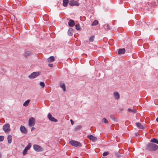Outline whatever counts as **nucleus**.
Wrapping results in <instances>:
<instances>
[{"label": "nucleus", "mask_w": 158, "mask_h": 158, "mask_svg": "<svg viewBox=\"0 0 158 158\" xmlns=\"http://www.w3.org/2000/svg\"><path fill=\"white\" fill-rule=\"evenodd\" d=\"M60 87L63 89L64 91H66V87L65 84L64 83L61 82L60 84Z\"/></svg>", "instance_id": "4468645a"}, {"label": "nucleus", "mask_w": 158, "mask_h": 158, "mask_svg": "<svg viewBox=\"0 0 158 158\" xmlns=\"http://www.w3.org/2000/svg\"><path fill=\"white\" fill-rule=\"evenodd\" d=\"M114 95L115 99L116 100H118L120 98V95L117 92H114Z\"/></svg>", "instance_id": "9b49d317"}, {"label": "nucleus", "mask_w": 158, "mask_h": 158, "mask_svg": "<svg viewBox=\"0 0 158 158\" xmlns=\"http://www.w3.org/2000/svg\"><path fill=\"white\" fill-rule=\"evenodd\" d=\"M70 121L71 122V124L73 125L74 124V122L72 120V119H71L70 120Z\"/></svg>", "instance_id": "c9c22d12"}, {"label": "nucleus", "mask_w": 158, "mask_h": 158, "mask_svg": "<svg viewBox=\"0 0 158 158\" xmlns=\"http://www.w3.org/2000/svg\"><path fill=\"white\" fill-rule=\"evenodd\" d=\"M7 139H8V143H10L12 142V136L10 135H8Z\"/></svg>", "instance_id": "f3484780"}, {"label": "nucleus", "mask_w": 158, "mask_h": 158, "mask_svg": "<svg viewBox=\"0 0 158 158\" xmlns=\"http://www.w3.org/2000/svg\"><path fill=\"white\" fill-rule=\"evenodd\" d=\"M150 142L152 143H154L158 144V141L155 138H153L150 141Z\"/></svg>", "instance_id": "5701e85b"}, {"label": "nucleus", "mask_w": 158, "mask_h": 158, "mask_svg": "<svg viewBox=\"0 0 158 158\" xmlns=\"http://www.w3.org/2000/svg\"><path fill=\"white\" fill-rule=\"evenodd\" d=\"M102 121L105 123H108V122L106 118H103L102 120Z\"/></svg>", "instance_id": "cd10ccee"}, {"label": "nucleus", "mask_w": 158, "mask_h": 158, "mask_svg": "<svg viewBox=\"0 0 158 158\" xmlns=\"http://www.w3.org/2000/svg\"><path fill=\"white\" fill-rule=\"evenodd\" d=\"M73 33V29L72 28H70L68 31V34L69 35H71Z\"/></svg>", "instance_id": "412c9836"}, {"label": "nucleus", "mask_w": 158, "mask_h": 158, "mask_svg": "<svg viewBox=\"0 0 158 158\" xmlns=\"http://www.w3.org/2000/svg\"><path fill=\"white\" fill-rule=\"evenodd\" d=\"M136 110H132V109H131L130 108H128V109H127V111L130 112H131V113L133 114H134V113H135L136 112Z\"/></svg>", "instance_id": "b1692460"}, {"label": "nucleus", "mask_w": 158, "mask_h": 158, "mask_svg": "<svg viewBox=\"0 0 158 158\" xmlns=\"http://www.w3.org/2000/svg\"><path fill=\"white\" fill-rule=\"evenodd\" d=\"M40 84L43 88H44L45 85V84L44 82H40Z\"/></svg>", "instance_id": "7c9ffc66"}, {"label": "nucleus", "mask_w": 158, "mask_h": 158, "mask_svg": "<svg viewBox=\"0 0 158 158\" xmlns=\"http://www.w3.org/2000/svg\"><path fill=\"white\" fill-rule=\"evenodd\" d=\"M35 128L34 127H32L31 129V131H32L33 130L35 129Z\"/></svg>", "instance_id": "4c0bfd02"}, {"label": "nucleus", "mask_w": 158, "mask_h": 158, "mask_svg": "<svg viewBox=\"0 0 158 158\" xmlns=\"http://www.w3.org/2000/svg\"><path fill=\"white\" fill-rule=\"evenodd\" d=\"M2 129L6 133H9L10 131V124L9 123L5 124L3 127Z\"/></svg>", "instance_id": "f03ea898"}, {"label": "nucleus", "mask_w": 158, "mask_h": 158, "mask_svg": "<svg viewBox=\"0 0 158 158\" xmlns=\"http://www.w3.org/2000/svg\"><path fill=\"white\" fill-rule=\"evenodd\" d=\"M109 154V152H104L102 155L103 156H106L107 155H108Z\"/></svg>", "instance_id": "2f4dec72"}, {"label": "nucleus", "mask_w": 158, "mask_h": 158, "mask_svg": "<svg viewBox=\"0 0 158 158\" xmlns=\"http://www.w3.org/2000/svg\"><path fill=\"white\" fill-rule=\"evenodd\" d=\"M20 130L22 132L26 134L27 132V131L26 127L23 126H21Z\"/></svg>", "instance_id": "1a4fd4ad"}, {"label": "nucleus", "mask_w": 158, "mask_h": 158, "mask_svg": "<svg viewBox=\"0 0 158 158\" xmlns=\"http://www.w3.org/2000/svg\"><path fill=\"white\" fill-rule=\"evenodd\" d=\"M136 125L137 127L139 129H143L144 128L143 127L142 125L141 124L139 123H136Z\"/></svg>", "instance_id": "2eb2a0df"}, {"label": "nucleus", "mask_w": 158, "mask_h": 158, "mask_svg": "<svg viewBox=\"0 0 158 158\" xmlns=\"http://www.w3.org/2000/svg\"><path fill=\"white\" fill-rule=\"evenodd\" d=\"M35 124V120L33 117L30 118L28 121V126L30 127L34 126Z\"/></svg>", "instance_id": "20e7f679"}, {"label": "nucleus", "mask_w": 158, "mask_h": 158, "mask_svg": "<svg viewBox=\"0 0 158 158\" xmlns=\"http://www.w3.org/2000/svg\"><path fill=\"white\" fill-rule=\"evenodd\" d=\"M77 30H79L80 29V27L79 24L76 25L75 26Z\"/></svg>", "instance_id": "473e14b6"}, {"label": "nucleus", "mask_w": 158, "mask_h": 158, "mask_svg": "<svg viewBox=\"0 0 158 158\" xmlns=\"http://www.w3.org/2000/svg\"><path fill=\"white\" fill-rule=\"evenodd\" d=\"M31 54V52L29 51H26L25 53V56H30Z\"/></svg>", "instance_id": "aec40b11"}, {"label": "nucleus", "mask_w": 158, "mask_h": 158, "mask_svg": "<svg viewBox=\"0 0 158 158\" xmlns=\"http://www.w3.org/2000/svg\"><path fill=\"white\" fill-rule=\"evenodd\" d=\"M82 128V126L81 125H79L77 126L75 128L76 130H77L79 129H80Z\"/></svg>", "instance_id": "72a5a7b5"}, {"label": "nucleus", "mask_w": 158, "mask_h": 158, "mask_svg": "<svg viewBox=\"0 0 158 158\" xmlns=\"http://www.w3.org/2000/svg\"><path fill=\"white\" fill-rule=\"evenodd\" d=\"M104 28L107 30H109L110 29V26L108 24H106L103 26Z\"/></svg>", "instance_id": "dca6fc26"}, {"label": "nucleus", "mask_w": 158, "mask_h": 158, "mask_svg": "<svg viewBox=\"0 0 158 158\" xmlns=\"http://www.w3.org/2000/svg\"><path fill=\"white\" fill-rule=\"evenodd\" d=\"M98 21L97 20H94L93 23L92 25L95 26L98 24Z\"/></svg>", "instance_id": "393cba45"}, {"label": "nucleus", "mask_w": 158, "mask_h": 158, "mask_svg": "<svg viewBox=\"0 0 158 158\" xmlns=\"http://www.w3.org/2000/svg\"><path fill=\"white\" fill-rule=\"evenodd\" d=\"M69 5L70 6H79V4L77 2L75 1L74 0H72L70 1L69 2Z\"/></svg>", "instance_id": "6e6552de"}, {"label": "nucleus", "mask_w": 158, "mask_h": 158, "mask_svg": "<svg viewBox=\"0 0 158 158\" xmlns=\"http://www.w3.org/2000/svg\"><path fill=\"white\" fill-rule=\"evenodd\" d=\"M94 36L91 37L89 39V41L91 42H93L94 40Z\"/></svg>", "instance_id": "bb28decb"}, {"label": "nucleus", "mask_w": 158, "mask_h": 158, "mask_svg": "<svg viewBox=\"0 0 158 158\" xmlns=\"http://www.w3.org/2000/svg\"><path fill=\"white\" fill-rule=\"evenodd\" d=\"M55 60V58L53 56H51L48 59V61L49 62L53 61Z\"/></svg>", "instance_id": "6ab92c4d"}, {"label": "nucleus", "mask_w": 158, "mask_h": 158, "mask_svg": "<svg viewBox=\"0 0 158 158\" xmlns=\"http://www.w3.org/2000/svg\"><path fill=\"white\" fill-rule=\"evenodd\" d=\"M40 74V73L39 72H33L28 76V77L31 79L34 78L38 76Z\"/></svg>", "instance_id": "423d86ee"}, {"label": "nucleus", "mask_w": 158, "mask_h": 158, "mask_svg": "<svg viewBox=\"0 0 158 158\" xmlns=\"http://www.w3.org/2000/svg\"><path fill=\"white\" fill-rule=\"evenodd\" d=\"M158 148V146L153 143H149L146 145V150L150 151H154L156 150Z\"/></svg>", "instance_id": "f257e3e1"}, {"label": "nucleus", "mask_w": 158, "mask_h": 158, "mask_svg": "<svg viewBox=\"0 0 158 158\" xmlns=\"http://www.w3.org/2000/svg\"><path fill=\"white\" fill-rule=\"evenodd\" d=\"M125 48L119 49L118 51V54H123L125 53Z\"/></svg>", "instance_id": "ddd939ff"}, {"label": "nucleus", "mask_w": 158, "mask_h": 158, "mask_svg": "<svg viewBox=\"0 0 158 158\" xmlns=\"http://www.w3.org/2000/svg\"><path fill=\"white\" fill-rule=\"evenodd\" d=\"M31 144L30 143H29L26 146V147L25 148L27 150H29L31 148Z\"/></svg>", "instance_id": "a878e982"}, {"label": "nucleus", "mask_w": 158, "mask_h": 158, "mask_svg": "<svg viewBox=\"0 0 158 158\" xmlns=\"http://www.w3.org/2000/svg\"><path fill=\"white\" fill-rule=\"evenodd\" d=\"M30 101V100H27L24 103L23 105L25 106H27L28 105Z\"/></svg>", "instance_id": "4be33fe9"}, {"label": "nucleus", "mask_w": 158, "mask_h": 158, "mask_svg": "<svg viewBox=\"0 0 158 158\" xmlns=\"http://www.w3.org/2000/svg\"><path fill=\"white\" fill-rule=\"evenodd\" d=\"M27 150L25 148L24 149L23 152V155H25L27 154Z\"/></svg>", "instance_id": "c756f323"}, {"label": "nucleus", "mask_w": 158, "mask_h": 158, "mask_svg": "<svg viewBox=\"0 0 158 158\" xmlns=\"http://www.w3.org/2000/svg\"><path fill=\"white\" fill-rule=\"evenodd\" d=\"M4 137L3 136H0V141H2L3 140Z\"/></svg>", "instance_id": "f704fd0d"}, {"label": "nucleus", "mask_w": 158, "mask_h": 158, "mask_svg": "<svg viewBox=\"0 0 158 158\" xmlns=\"http://www.w3.org/2000/svg\"><path fill=\"white\" fill-rule=\"evenodd\" d=\"M69 2V0H63V5L64 6H66Z\"/></svg>", "instance_id": "a211bd4d"}, {"label": "nucleus", "mask_w": 158, "mask_h": 158, "mask_svg": "<svg viewBox=\"0 0 158 158\" xmlns=\"http://www.w3.org/2000/svg\"><path fill=\"white\" fill-rule=\"evenodd\" d=\"M156 121L157 122H158V117L156 118Z\"/></svg>", "instance_id": "58836bf2"}, {"label": "nucleus", "mask_w": 158, "mask_h": 158, "mask_svg": "<svg viewBox=\"0 0 158 158\" xmlns=\"http://www.w3.org/2000/svg\"><path fill=\"white\" fill-rule=\"evenodd\" d=\"M48 65V66L50 67H52L53 66V64H49Z\"/></svg>", "instance_id": "e433bc0d"}, {"label": "nucleus", "mask_w": 158, "mask_h": 158, "mask_svg": "<svg viewBox=\"0 0 158 158\" xmlns=\"http://www.w3.org/2000/svg\"><path fill=\"white\" fill-rule=\"evenodd\" d=\"M68 25L70 27H73L75 25L74 21L72 19L70 20L68 22Z\"/></svg>", "instance_id": "f8f14e48"}, {"label": "nucleus", "mask_w": 158, "mask_h": 158, "mask_svg": "<svg viewBox=\"0 0 158 158\" xmlns=\"http://www.w3.org/2000/svg\"><path fill=\"white\" fill-rule=\"evenodd\" d=\"M87 138L93 142H94L97 140L96 138L92 135H88L87 136Z\"/></svg>", "instance_id": "9d476101"}, {"label": "nucleus", "mask_w": 158, "mask_h": 158, "mask_svg": "<svg viewBox=\"0 0 158 158\" xmlns=\"http://www.w3.org/2000/svg\"><path fill=\"white\" fill-rule=\"evenodd\" d=\"M110 118L111 119H112L114 121H115V120H116V118H114V116L112 114H111L110 115Z\"/></svg>", "instance_id": "c85d7f7f"}, {"label": "nucleus", "mask_w": 158, "mask_h": 158, "mask_svg": "<svg viewBox=\"0 0 158 158\" xmlns=\"http://www.w3.org/2000/svg\"><path fill=\"white\" fill-rule=\"evenodd\" d=\"M48 119L52 122H56L58 121V120L55 118L54 117L52 116V115L50 113H49L48 115Z\"/></svg>", "instance_id": "0eeeda50"}, {"label": "nucleus", "mask_w": 158, "mask_h": 158, "mask_svg": "<svg viewBox=\"0 0 158 158\" xmlns=\"http://www.w3.org/2000/svg\"><path fill=\"white\" fill-rule=\"evenodd\" d=\"M34 150L36 152L42 151L43 148L40 146L36 144H35L33 146Z\"/></svg>", "instance_id": "39448f33"}, {"label": "nucleus", "mask_w": 158, "mask_h": 158, "mask_svg": "<svg viewBox=\"0 0 158 158\" xmlns=\"http://www.w3.org/2000/svg\"><path fill=\"white\" fill-rule=\"evenodd\" d=\"M69 143L75 147L81 146V144L80 142L76 141L71 140L69 142Z\"/></svg>", "instance_id": "7ed1b4c3"}]
</instances>
